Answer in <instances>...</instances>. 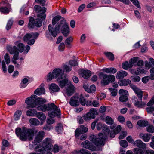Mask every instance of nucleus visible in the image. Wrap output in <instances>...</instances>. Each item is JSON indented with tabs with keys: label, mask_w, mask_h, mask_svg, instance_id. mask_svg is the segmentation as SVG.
I'll use <instances>...</instances> for the list:
<instances>
[{
	"label": "nucleus",
	"mask_w": 154,
	"mask_h": 154,
	"mask_svg": "<svg viewBox=\"0 0 154 154\" xmlns=\"http://www.w3.org/2000/svg\"><path fill=\"white\" fill-rule=\"evenodd\" d=\"M35 132H37V131L34 129L28 128L25 127H23L22 128H17L15 130L16 135L23 141H26L27 140H32Z\"/></svg>",
	"instance_id": "1"
},
{
	"label": "nucleus",
	"mask_w": 154,
	"mask_h": 154,
	"mask_svg": "<svg viewBox=\"0 0 154 154\" xmlns=\"http://www.w3.org/2000/svg\"><path fill=\"white\" fill-rule=\"evenodd\" d=\"M46 102V100L45 99L37 98L36 95H32L30 97L27 98L25 103L28 105H30L32 108H33L36 107L38 105H40Z\"/></svg>",
	"instance_id": "2"
},
{
	"label": "nucleus",
	"mask_w": 154,
	"mask_h": 154,
	"mask_svg": "<svg viewBox=\"0 0 154 154\" xmlns=\"http://www.w3.org/2000/svg\"><path fill=\"white\" fill-rule=\"evenodd\" d=\"M65 20L63 18H62L56 25V29L58 30L59 32V31L61 30L64 36H67L69 32L68 25L65 23Z\"/></svg>",
	"instance_id": "3"
},
{
	"label": "nucleus",
	"mask_w": 154,
	"mask_h": 154,
	"mask_svg": "<svg viewBox=\"0 0 154 154\" xmlns=\"http://www.w3.org/2000/svg\"><path fill=\"white\" fill-rule=\"evenodd\" d=\"M99 76L100 79H101L102 77L101 83L104 85H108L110 82H113L115 79V77L113 75H107L104 74L102 72L100 73Z\"/></svg>",
	"instance_id": "4"
},
{
	"label": "nucleus",
	"mask_w": 154,
	"mask_h": 154,
	"mask_svg": "<svg viewBox=\"0 0 154 154\" xmlns=\"http://www.w3.org/2000/svg\"><path fill=\"white\" fill-rule=\"evenodd\" d=\"M47 109V111H52L50 113H48V116L51 118L58 116L60 114V110L53 103L48 104Z\"/></svg>",
	"instance_id": "5"
},
{
	"label": "nucleus",
	"mask_w": 154,
	"mask_h": 154,
	"mask_svg": "<svg viewBox=\"0 0 154 154\" xmlns=\"http://www.w3.org/2000/svg\"><path fill=\"white\" fill-rule=\"evenodd\" d=\"M99 137H97L94 135L90 137V140L97 146H103L105 144V139L102 137L103 134L102 133L99 134Z\"/></svg>",
	"instance_id": "6"
},
{
	"label": "nucleus",
	"mask_w": 154,
	"mask_h": 154,
	"mask_svg": "<svg viewBox=\"0 0 154 154\" xmlns=\"http://www.w3.org/2000/svg\"><path fill=\"white\" fill-rule=\"evenodd\" d=\"M39 35L37 32L27 33L23 37V40L27 42V44L29 45H32L35 42V39H36Z\"/></svg>",
	"instance_id": "7"
},
{
	"label": "nucleus",
	"mask_w": 154,
	"mask_h": 154,
	"mask_svg": "<svg viewBox=\"0 0 154 154\" xmlns=\"http://www.w3.org/2000/svg\"><path fill=\"white\" fill-rule=\"evenodd\" d=\"M48 31L46 32V35L48 38H49L51 36L53 37H55L57 33H59V31L56 29H54L52 27L51 24H50L48 27Z\"/></svg>",
	"instance_id": "8"
},
{
	"label": "nucleus",
	"mask_w": 154,
	"mask_h": 154,
	"mask_svg": "<svg viewBox=\"0 0 154 154\" xmlns=\"http://www.w3.org/2000/svg\"><path fill=\"white\" fill-rule=\"evenodd\" d=\"M42 23V21L39 19H36L35 20L32 17H31L29 19L28 27L29 28H33L35 25L37 27H39L41 26Z\"/></svg>",
	"instance_id": "9"
},
{
	"label": "nucleus",
	"mask_w": 154,
	"mask_h": 154,
	"mask_svg": "<svg viewBox=\"0 0 154 154\" xmlns=\"http://www.w3.org/2000/svg\"><path fill=\"white\" fill-rule=\"evenodd\" d=\"M97 114V111L94 108H91L90 109L89 112L87 113L83 116L84 120L87 121L95 118V115Z\"/></svg>",
	"instance_id": "10"
},
{
	"label": "nucleus",
	"mask_w": 154,
	"mask_h": 154,
	"mask_svg": "<svg viewBox=\"0 0 154 154\" xmlns=\"http://www.w3.org/2000/svg\"><path fill=\"white\" fill-rule=\"evenodd\" d=\"M119 94L120 95L119 97V100L121 102H124L127 101L128 100V92L126 90L123 89H120L119 91Z\"/></svg>",
	"instance_id": "11"
},
{
	"label": "nucleus",
	"mask_w": 154,
	"mask_h": 154,
	"mask_svg": "<svg viewBox=\"0 0 154 154\" xmlns=\"http://www.w3.org/2000/svg\"><path fill=\"white\" fill-rule=\"evenodd\" d=\"M88 128L84 125H82L77 128L75 131V136L76 137L79 136L80 134L85 133L87 132Z\"/></svg>",
	"instance_id": "12"
},
{
	"label": "nucleus",
	"mask_w": 154,
	"mask_h": 154,
	"mask_svg": "<svg viewBox=\"0 0 154 154\" xmlns=\"http://www.w3.org/2000/svg\"><path fill=\"white\" fill-rule=\"evenodd\" d=\"M130 87L137 95L139 100H142L143 92L141 89L138 88L136 85H130Z\"/></svg>",
	"instance_id": "13"
},
{
	"label": "nucleus",
	"mask_w": 154,
	"mask_h": 154,
	"mask_svg": "<svg viewBox=\"0 0 154 154\" xmlns=\"http://www.w3.org/2000/svg\"><path fill=\"white\" fill-rule=\"evenodd\" d=\"M81 145L82 147L92 151L95 150L96 149L95 146L88 140L84 141Z\"/></svg>",
	"instance_id": "14"
},
{
	"label": "nucleus",
	"mask_w": 154,
	"mask_h": 154,
	"mask_svg": "<svg viewBox=\"0 0 154 154\" xmlns=\"http://www.w3.org/2000/svg\"><path fill=\"white\" fill-rule=\"evenodd\" d=\"M52 73L55 79L58 78L57 79H62L64 76L62 70L60 69H54Z\"/></svg>",
	"instance_id": "15"
},
{
	"label": "nucleus",
	"mask_w": 154,
	"mask_h": 154,
	"mask_svg": "<svg viewBox=\"0 0 154 154\" xmlns=\"http://www.w3.org/2000/svg\"><path fill=\"white\" fill-rule=\"evenodd\" d=\"M66 88V93L68 96H71L75 92V87L71 83H69Z\"/></svg>",
	"instance_id": "16"
},
{
	"label": "nucleus",
	"mask_w": 154,
	"mask_h": 154,
	"mask_svg": "<svg viewBox=\"0 0 154 154\" xmlns=\"http://www.w3.org/2000/svg\"><path fill=\"white\" fill-rule=\"evenodd\" d=\"M42 146L47 150H50L51 149L52 145L51 139L48 138L45 139L43 141Z\"/></svg>",
	"instance_id": "17"
},
{
	"label": "nucleus",
	"mask_w": 154,
	"mask_h": 154,
	"mask_svg": "<svg viewBox=\"0 0 154 154\" xmlns=\"http://www.w3.org/2000/svg\"><path fill=\"white\" fill-rule=\"evenodd\" d=\"M153 104H154V95L147 104V106H150V107H147L146 109L147 111L149 113H152L154 111V106H152Z\"/></svg>",
	"instance_id": "18"
},
{
	"label": "nucleus",
	"mask_w": 154,
	"mask_h": 154,
	"mask_svg": "<svg viewBox=\"0 0 154 154\" xmlns=\"http://www.w3.org/2000/svg\"><path fill=\"white\" fill-rule=\"evenodd\" d=\"M44 135L45 134L43 131H40L35 138L34 140L35 143L36 144L39 143L43 139Z\"/></svg>",
	"instance_id": "19"
},
{
	"label": "nucleus",
	"mask_w": 154,
	"mask_h": 154,
	"mask_svg": "<svg viewBox=\"0 0 154 154\" xmlns=\"http://www.w3.org/2000/svg\"><path fill=\"white\" fill-rule=\"evenodd\" d=\"M65 76L63 77V78L62 79H57V81L59 83V85L60 87L63 88L68 83V80L67 79L64 78Z\"/></svg>",
	"instance_id": "20"
},
{
	"label": "nucleus",
	"mask_w": 154,
	"mask_h": 154,
	"mask_svg": "<svg viewBox=\"0 0 154 154\" xmlns=\"http://www.w3.org/2000/svg\"><path fill=\"white\" fill-rule=\"evenodd\" d=\"M70 104L72 106H76L79 104L78 97L77 96L72 97L70 99Z\"/></svg>",
	"instance_id": "21"
},
{
	"label": "nucleus",
	"mask_w": 154,
	"mask_h": 154,
	"mask_svg": "<svg viewBox=\"0 0 154 154\" xmlns=\"http://www.w3.org/2000/svg\"><path fill=\"white\" fill-rule=\"evenodd\" d=\"M134 145L139 148L142 149H145L146 146V144L140 140H137L135 141L134 143Z\"/></svg>",
	"instance_id": "22"
},
{
	"label": "nucleus",
	"mask_w": 154,
	"mask_h": 154,
	"mask_svg": "<svg viewBox=\"0 0 154 154\" xmlns=\"http://www.w3.org/2000/svg\"><path fill=\"white\" fill-rule=\"evenodd\" d=\"M133 100L134 101V105L138 107L142 108L146 104V103L144 102H142L141 100H140L141 101H138L136 97H134Z\"/></svg>",
	"instance_id": "23"
},
{
	"label": "nucleus",
	"mask_w": 154,
	"mask_h": 154,
	"mask_svg": "<svg viewBox=\"0 0 154 154\" xmlns=\"http://www.w3.org/2000/svg\"><path fill=\"white\" fill-rule=\"evenodd\" d=\"M127 74V73L125 71H120L117 72L116 78L119 79H122L126 76Z\"/></svg>",
	"instance_id": "24"
},
{
	"label": "nucleus",
	"mask_w": 154,
	"mask_h": 154,
	"mask_svg": "<svg viewBox=\"0 0 154 154\" xmlns=\"http://www.w3.org/2000/svg\"><path fill=\"white\" fill-rule=\"evenodd\" d=\"M49 89L51 92H57L59 91L60 88L56 84L54 83H52L50 85Z\"/></svg>",
	"instance_id": "25"
},
{
	"label": "nucleus",
	"mask_w": 154,
	"mask_h": 154,
	"mask_svg": "<svg viewBox=\"0 0 154 154\" xmlns=\"http://www.w3.org/2000/svg\"><path fill=\"white\" fill-rule=\"evenodd\" d=\"M44 86V84H42L40 85V88L36 89L34 91V94H36L40 95L42 94H44L45 93V90L44 88L43 87Z\"/></svg>",
	"instance_id": "26"
},
{
	"label": "nucleus",
	"mask_w": 154,
	"mask_h": 154,
	"mask_svg": "<svg viewBox=\"0 0 154 154\" xmlns=\"http://www.w3.org/2000/svg\"><path fill=\"white\" fill-rule=\"evenodd\" d=\"M131 81L128 79H124L119 82V84L121 86H126L131 84Z\"/></svg>",
	"instance_id": "27"
},
{
	"label": "nucleus",
	"mask_w": 154,
	"mask_h": 154,
	"mask_svg": "<svg viewBox=\"0 0 154 154\" xmlns=\"http://www.w3.org/2000/svg\"><path fill=\"white\" fill-rule=\"evenodd\" d=\"M139 136L145 142H148L150 138V136L148 134L141 133L140 134Z\"/></svg>",
	"instance_id": "28"
},
{
	"label": "nucleus",
	"mask_w": 154,
	"mask_h": 154,
	"mask_svg": "<svg viewBox=\"0 0 154 154\" xmlns=\"http://www.w3.org/2000/svg\"><path fill=\"white\" fill-rule=\"evenodd\" d=\"M81 76L84 79H87L89 78L91 75L90 71L88 70L83 71L81 73Z\"/></svg>",
	"instance_id": "29"
},
{
	"label": "nucleus",
	"mask_w": 154,
	"mask_h": 154,
	"mask_svg": "<svg viewBox=\"0 0 154 154\" xmlns=\"http://www.w3.org/2000/svg\"><path fill=\"white\" fill-rule=\"evenodd\" d=\"M133 66V65L129 61H125L122 64V66L123 69L125 70H127L129 68H132Z\"/></svg>",
	"instance_id": "30"
},
{
	"label": "nucleus",
	"mask_w": 154,
	"mask_h": 154,
	"mask_svg": "<svg viewBox=\"0 0 154 154\" xmlns=\"http://www.w3.org/2000/svg\"><path fill=\"white\" fill-rule=\"evenodd\" d=\"M37 113L36 110L33 109H29L26 112L27 115L29 116H32L36 115Z\"/></svg>",
	"instance_id": "31"
},
{
	"label": "nucleus",
	"mask_w": 154,
	"mask_h": 154,
	"mask_svg": "<svg viewBox=\"0 0 154 154\" xmlns=\"http://www.w3.org/2000/svg\"><path fill=\"white\" fill-rule=\"evenodd\" d=\"M8 51L11 54H13L16 52H18L17 50V48L15 46L11 47L10 46H8L7 48Z\"/></svg>",
	"instance_id": "32"
},
{
	"label": "nucleus",
	"mask_w": 154,
	"mask_h": 154,
	"mask_svg": "<svg viewBox=\"0 0 154 154\" xmlns=\"http://www.w3.org/2000/svg\"><path fill=\"white\" fill-rule=\"evenodd\" d=\"M103 70L106 72L109 73L114 74L117 72L116 69L114 68H106L103 69Z\"/></svg>",
	"instance_id": "33"
},
{
	"label": "nucleus",
	"mask_w": 154,
	"mask_h": 154,
	"mask_svg": "<svg viewBox=\"0 0 154 154\" xmlns=\"http://www.w3.org/2000/svg\"><path fill=\"white\" fill-rule=\"evenodd\" d=\"M73 39L71 37H69L65 41V44L66 47L69 48H71V43L73 41Z\"/></svg>",
	"instance_id": "34"
},
{
	"label": "nucleus",
	"mask_w": 154,
	"mask_h": 154,
	"mask_svg": "<svg viewBox=\"0 0 154 154\" xmlns=\"http://www.w3.org/2000/svg\"><path fill=\"white\" fill-rule=\"evenodd\" d=\"M22 112L20 110H17L15 113L14 115V119L16 120H18L22 114Z\"/></svg>",
	"instance_id": "35"
},
{
	"label": "nucleus",
	"mask_w": 154,
	"mask_h": 154,
	"mask_svg": "<svg viewBox=\"0 0 154 154\" xmlns=\"http://www.w3.org/2000/svg\"><path fill=\"white\" fill-rule=\"evenodd\" d=\"M30 123L32 125L37 126L39 125V121L36 118H31L29 120Z\"/></svg>",
	"instance_id": "36"
},
{
	"label": "nucleus",
	"mask_w": 154,
	"mask_h": 154,
	"mask_svg": "<svg viewBox=\"0 0 154 154\" xmlns=\"http://www.w3.org/2000/svg\"><path fill=\"white\" fill-rule=\"evenodd\" d=\"M36 108L38 110L45 112L46 111H47V109H48V104H42L38 106H36Z\"/></svg>",
	"instance_id": "37"
},
{
	"label": "nucleus",
	"mask_w": 154,
	"mask_h": 154,
	"mask_svg": "<svg viewBox=\"0 0 154 154\" xmlns=\"http://www.w3.org/2000/svg\"><path fill=\"white\" fill-rule=\"evenodd\" d=\"M36 116V117L41 120H45L46 119L45 115L42 112L37 113Z\"/></svg>",
	"instance_id": "38"
},
{
	"label": "nucleus",
	"mask_w": 154,
	"mask_h": 154,
	"mask_svg": "<svg viewBox=\"0 0 154 154\" xmlns=\"http://www.w3.org/2000/svg\"><path fill=\"white\" fill-rule=\"evenodd\" d=\"M137 123L139 126L144 127L148 125V122L147 121L140 120L138 121L137 122Z\"/></svg>",
	"instance_id": "39"
},
{
	"label": "nucleus",
	"mask_w": 154,
	"mask_h": 154,
	"mask_svg": "<svg viewBox=\"0 0 154 154\" xmlns=\"http://www.w3.org/2000/svg\"><path fill=\"white\" fill-rule=\"evenodd\" d=\"M104 54L110 60L113 61L114 60V57L112 53L110 52H104Z\"/></svg>",
	"instance_id": "40"
},
{
	"label": "nucleus",
	"mask_w": 154,
	"mask_h": 154,
	"mask_svg": "<svg viewBox=\"0 0 154 154\" xmlns=\"http://www.w3.org/2000/svg\"><path fill=\"white\" fill-rule=\"evenodd\" d=\"M61 18V16H57L54 17L52 20V24L54 26L58 21L60 20Z\"/></svg>",
	"instance_id": "41"
},
{
	"label": "nucleus",
	"mask_w": 154,
	"mask_h": 154,
	"mask_svg": "<svg viewBox=\"0 0 154 154\" xmlns=\"http://www.w3.org/2000/svg\"><path fill=\"white\" fill-rule=\"evenodd\" d=\"M45 149L43 147H36L35 148V151L39 152L40 154H43L45 152Z\"/></svg>",
	"instance_id": "42"
},
{
	"label": "nucleus",
	"mask_w": 154,
	"mask_h": 154,
	"mask_svg": "<svg viewBox=\"0 0 154 154\" xmlns=\"http://www.w3.org/2000/svg\"><path fill=\"white\" fill-rule=\"evenodd\" d=\"M145 72V70L144 69L139 67L137 68V71H135V72L134 73L136 75H139L140 73L143 74Z\"/></svg>",
	"instance_id": "43"
},
{
	"label": "nucleus",
	"mask_w": 154,
	"mask_h": 154,
	"mask_svg": "<svg viewBox=\"0 0 154 154\" xmlns=\"http://www.w3.org/2000/svg\"><path fill=\"white\" fill-rule=\"evenodd\" d=\"M105 121L106 123L109 125L113 124V120L109 116H107L106 118Z\"/></svg>",
	"instance_id": "44"
},
{
	"label": "nucleus",
	"mask_w": 154,
	"mask_h": 154,
	"mask_svg": "<svg viewBox=\"0 0 154 154\" xmlns=\"http://www.w3.org/2000/svg\"><path fill=\"white\" fill-rule=\"evenodd\" d=\"M14 54L13 57L14 60L12 61V62L14 64H17V61H16L19 59V52L18 51L16 52Z\"/></svg>",
	"instance_id": "45"
},
{
	"label": "nucleus",
	"mask_w": 154,
	"mask_h": 154,
	"mask_svg": "<svg viewBox=\"0 0 154 154\" xmlns=\"http://www.w3.org/2000/svg\"><path fill=\"white\" fill-rule=\"evenodd\" d=\"M131 79L133 82H139L140 80V77L137 75L131 76Z\"/></svg>",
	"instance_id": "46"
},
{
	"label": "nucleus",
	"mask_w": 154,
	"mask_h": 154,
	"mask_svg": "<svg viewBox=\"0 0 154 154\" xmlns=\"http://www.w3.org/2000/svg\"><path fill=\"white\" fill-rule=\"evenodd\" d=\"M79 101L81 104L85 106L86 103V101L82 95H81L79 98Z\"/></svg>",
	"instance_id": "47"
},
{
	"label": "nucleus",
	"mask_w": 154,
	"mask_h": 154,
	"mask_svg": "<svg viewBox=\"0 0 154 154\" xmlns=\"http://www.w3.org/2000/svg\"><path fill=\"white\" fill-rule=\"evenodd\" d=\"M46 16V14L44 13H40L38 15V19L42 21L45 19Z\"/></svg>",
	"instance_id": "48"
},
{
	"label": "nucleus",
	"mask_w": 154,
	"mask_h": 154,
	"mask_svg": "<svg viewBox=\"0 0 154 154\" xmlns=\"http://www.w3.org/2000/svg\"><path fill=\"white\" fill-rule=\"evenodd\" d=\"M63 129L62 125L61 123L58 124L56 126V130L59 133L61 132Z\"/></svg>",
	"instance_id": "49"
},
{
	"label": "nucleus",
	"mask_w": 154,
	"mask_h": 154,
	"mask_svg": "<svg viewBox=\"0 0 154 154\" xmlns=\"http://www.w3.org/2000/svg\"><path fill=\"white\" fill-rule=\"evenodd\" d=\"M133 151L135 154H144L142 150L137 148H134Z\"/></svg>",
	"instance_id": "50"
},
{
	"label": "nucleus",
	"mask_w": 154,
	"mask_h": 154,
	"mask_svg": "<svg viewBox=\"0 0 154 154\" xmlns=\"http://www.w3.org/2000/svg\"><path fill=\"white\" fill-rule=\"evenodd\" d=\"M19 51L20 52H22L24 50V45L22 43H19L17 45Z\"/></svg>",
	"instance_id": "51"
},
{
	"label": "nucleus",
	"mask_w": 154,
	"mask_h": 154,
	"mask_svg": "<svg viewBox=\"0 0 154 154\" xmlns=\"http://www.w3.org/2000/svg\"><path fill=\"white\" fill-rule=\"evenodd\" d=\"M5 60L7 64H8L10 63V56L8 53H6L4 56Z\"/></svg>",
	"instance_id": "52"
},
{
	"label": "nucleus",
	"mask_w": 154,
	"mask_h": 154,
	"mask_svg": "<svg viewBox=\"0 0 154 154\" xmlns=\"http://www.w3.org/2000/svg\"><path fill=\"white\" fill-rule=\"evenodd\" d=\"M120 145L123 147H127L128 146V143L125 140H122L120 141Z\"/></svg>",
	"instance_id": "53"
},
{
	"label": "nucleus",
	"mask_w": 154,
	"mask_h": 154,
	"mask_svg": "<svg viewBox=\"0 0 154 154\" xmlns=\"http://www.w3.org/2000/svg\"><path fill=\"white\" fill-rule=\"evenodd\" d=\"M139 60V58L137 57H134L131 59L129 61L130 63L132 64L136 63Z\"/></svg>",
	"instance_id": "54"
},
{
	"label": "nucleus",
	"mask_w": 154,
	"mask_h": 154,
	"mask_svg": "<svg viewBox=\"0 0 154 154\" xmlns=\"http://www.w3.org/2000/svg\"><path fill=\"white\" fill-rule=\"evenodd\" d=\"M147 131L150 133H153L154 132V127L152 125H149L146 128Z\"/></svg>",
	"instance_id": "55"
},
{
	"label": "nucleus",
	"mask_w": 154,
	"mask_h": 154,
	"mask_svg": "<svg viewBox=\"0 0 154 154\" xmlns=\"http://www.w3.org/2000/svg\"><path fill=\"white\" fill-rule=\"evenodd\" d=\"M0 11L4 13H8L10 10L6 7H2L0 9Z\"/></svg>",
	"instance_id": "56"
},
{
	"label": "nucleus",
	"mask_w": 154,
	"mask_h": 154,
	"mask_svg": "<svg viewBox=\"0 0 154 154\" xmlns=\"http://www.w3.org/2000/svg\"><path fill=\"white\" fill-rule=\"evenodd\" d=\"M77 153H80L81 154H91L88 151L84 149L80 150Z\"/></svg>",
	"instance_id": "57"
},
{
	"label": "nucleus",
	"mask_w": 154,
	"mask_h": 154,
	"mask_svg": "<svg viewBox=\"0 0 154 154\" xmlns=\"http://www.w3.org/2000/svg\"><path fill=\"white\" fill-rule=\"evenodd\" d=\"M121 129V126L120 125H118L113 131L116 134H117L120 131Z\"/></svg>",
	"instance_id": "58"
},
{
	"label": "nucleus",
	"mask_w": 154,
	"mask_h": 154,
	"mask_svg": "<svg viewBox=\"0 0 154 154\" xmlns=\"http://www.w3.org/2000/svg\"><path fill=\"white\" fill-rule=\"evenodd\" d=\"M65 48V44L63 43H61L58 47V49L60 51H63Z\"/></svg>",
	"instance_id": "59"
},
{
	"label": "nucleus",
	"mask_w": 154,
	"mask_h": 154,
	"mask_svg": "<svg viewBox=\"0 0 154 154\" xmlns=\"http://www.w3.org/2000/svg\"><path fill=\"white\" fill-rule=\"evenodd\" d=\"M150 79L152 80L154 79V67H153L150 70Z\"/></svg>",
	"instance_id": "60"
},
{
	"label": "nucleus",
	"mask_w": 154,
	"mask_h": 154,
	"mask_svg": "<svg viewBox=\"0 0 154 154\" xmlns=\"http://www.w3.org/2000/svg\"><path fill=\"white\" fill-rule=\"evenodd\" d=\"M150 77L149 76H146L142 78V81L143 83H146L148 82Z\"/></svg>",
	"instance_id": "61"
},
{
	"label": "nucleus",
	"mask_w": 154,
	"mask_h": 154,
	"mask_svg": "<svg viewBox=\"0 0 154 154\" xmlns=\"http://www.w3.org/2000/svg\"><path fill=\"white\" fill-rule=\"evenodd\" d=\"M127 135V133L126 132H123L120 135L119 137V139H123Z\"/></svg>",
	"instance_id": "62"
},
{
	"label": "nucleus",
	"mask_w": 154,
	"mask_h": 154,
	"mask_svg": "<svg viewBox=\"0 0 154 154\" xmlns=\"http://www.w3.org/2000/svg\"><path fill=\"white\" fill-rule=\"evenodd\" d=\"M69 64L72 66H75L78 65L77 61L75 60L70 61L69 62Z\"/></svg>",
	"instance_id": "63"
},
{
	"label": "nucleus",
	"mask_w": 154,
	"mask_h": 154,
	"mask_svg": "<svg viewBox=\"0 0 154 154\" xmlns=\"http://www.w3.org/2000/svg\"><path fill=\"white\" fill-rule=\"evenodd\" d=\"M118 120L120 122L123 123L125 121V119L122 116H119L118 117Z\"/></svg>",
	"instance_id": "64"
}]
</instances>
